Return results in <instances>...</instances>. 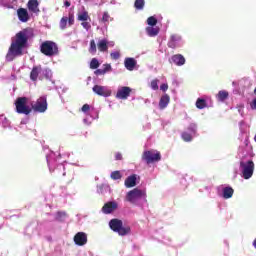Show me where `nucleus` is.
I'll use <instances>...</instances> for the list:
<instances>
[{"label":"nucleus","mask_w":256,"mask_h":256,"mask_svg":"<svg viewBox=\"0 0 256 256\" xmlns=\"http://www.w3.org/2000/svg\"><path fill=\"white\" fill-rule=\"evenodd\" d=\"M223 197L224 199H231L233 197V188L226 187L223 189Z\"/></svg>","instance_id":"25"},{"label":"nucleus","mask_w":256,"mask_h":256,"mask_svg":"<svg viewBox=\"0 0 256 256\" xmlns=\"http://www.w3.org/2000/svg\"><path fill=\"white\" fill-rule=\"evenodd\" d=\"M135 9L141 10L145 7V0H136L134 3Z\"/></svg>","instance_id":"28"},{"label":"nucleus","mask_w":256,"mask_h":256,"mask_svg":"<svg viewBox=\"0 0 256 256\" xmlns=\"http://www.w3.org/2000/svg\"><path fill=\"white\" fill-rule=\"evenodd\" d=\"M159 80L155 79V80H152L151 82V89H153L154 91H157V89H159Z\"/></svg>","instance_id":"37"},{"label":"nucleus","mask_w":256,"mask_h":256,"mask_svg":"<svg viewBox=\"0 0 256 256\" xmlns=\"http://www.w3.org/2000/svg\"><path fill=\"white\" fill-rule=\"evenodd\" d=\"M135 185H137V176L136 175L129 176L125 180V187L131 188V187H135Z\"/></svg>","instance_id":"19"},{"label":"nucleus","mask_w":256,"mask_h":256,"mask_svg":"<svg viewBox=\"0 0 256 256\" xmlns=\"http://www.w3.org/2000/svg\"><path fill=\"white\" fill-rule=\"evenodd\" d=\"M124 65L128 71H133V69H135V65H137V61L134 58H126Z\"/></svg>","instance_id":"16"},{"label":"nucleus","mask_w":256,"mask_h":256,"mask_svg":"<svg viewBox=\"0 0 256 256\" xmlns=\"http://www.w3.org/2000/svg\"><path fill=\"white\" fill-rule=\"evenodd\" d=\"M169 95L165 94L160 98V102H159V108L160 109H165V107H167V105H169Z\"/></svg>","instance_id":"21"},{"label":"nucleus","mask_w":256,"mask_h":256,"mask_svg":"<svg viewBox=\"0 0 256 256\" xmlns=\"http://www.w3.org/2000/svg\"><path fill=\"white\" fill-rule=\"evenodd\" d=\"M74 242L79 246L87 245V234L85 232H78L74 236Z\"/></svg>","instance_id":"12"},{"label":"nucleus","mask_w":256,"mask_h":256,"mask_svg":"<svg viewBox=\"0 0 256 256\" xmlns=\"http://www.w3.org/2000/svg\"><path fill=\"white\" fill-rule=\"evenodd\" d=\"M18 19L22 21V23H27L29 21V13L25 8H20L17 11Z\"/></svg>","instance_id":"14"},{"label":"nucleus","mask_w":256,"mask_h":256,"mask_svg":"<svg viewBox=\"0 0 256 256\" xmlns=\"http://www.w3.org/2000/svg\"><path fill=\"white\" fill-rule=\"evenodd\" d=\"M115 46V42H108L107 41V47H114Z\"/></svg>","instance_id":"47"},{"label":"nucleus","mask_w":256,"mask_h":256,"mask_svg":"<svg viewBox=\"0 0 256 256\" xmlns=\"http://www.w3.org/2000/svg\"><path fill=\"white\" fill-rule=\"evenodd\" d=\"M111 59L117 60L119 59V57H121V54L119 53V51H114L110 54Z\"/></svg>","instance_id":"39"},{"label":"nucleus","mask_w":256,"mask_h":256,"mask_svg":"<svg viewBox=\"0 0 256 256\" xmlns=\"http://www.w3.org/2000/svg\"><path fill=\"white\" fill-rule=\"evenodd\" d=\"M188 132H184L182 134V139L184 141H191L193 137H195V133L197 132V126L195 124H191L190 127L188 128Z\"/></svg>","instance_id":"11"},{"label":"nucleus","mask_w":256,"mask_h":256,"mask_svg":"<svg viewBox=\"0 0 256 256\" xmlns=\"http://www.w3.org/2000/svg\"><path fill=\"white\" fill-rule=\"evenodd\" d=\"M64 5H65V7H71V3H70L69 1H66V2L64 3Z\"/></svg>","instance_id":"48"},{"label":"nucleus","mask_w":256,"mask_h":256,"mask_svg":"<svg viewBox=\"0 0 256 256\" xmlns=\"http://www.w3.org/2000/svg\"><path fill=\"white\" fill-rule=\"evenodd\" d=\"M110 229L112 231H115L116 233L120 235H127L129 231H131V228L129 227H123V222L118 219H113L109 222Z\"/></svg>","instance_id":"5"},{"label":"nucleus","mask_w":256,"mask_h":256,"mask_svg":"<svg viewBox=\"0 0 256 256\" xmlns=\"http://www.w3.org/2000/svg\"><path fill=\"white\" fill-rule=\"evenodd\" d=\"M227 97H229V93H227V91H220L217 95L218 101H224Z\"/></svg>","instance_id":"27"},{"label":"nucleus","mask_w":256,"mask_h":256,"mask_svg":"<svg viewBox=\"0 0 256 256\" xmlns=\"http://www.w3.org/2000/svg\"><path fill=\"white\" fill-rule=\"evenodd\" d=\"M251 109H256V98L251 103Z\"/></svg>","instance_id":"45"},{"label":"nucleus","mask_w":256,"mask_h":256,"mask_svg":"<svg viewBox=\"0 0 256 256\" xmlns=\"http://www.w3.org/2000/svg\"><path fill=\"white\" fill-rule=\"evenodd\" d=\"M97 47H98V50L101 51V52L107 51L108 50L107 39L99 40L98 43H97Z\"/></svg>","instance_id":"22"},{"label":"nucleus","mask_w":256,"mask_h":256,"mask_svg":"<svg viewBox=\"0 0 256 256\" xmlns=\"http://www.w3.org/2000/svg\"><path fill=\"white\" fill-rule=\"evenodd\" d=\"M131 95V88L124 86L118 89L116 97L117 99H127Z\"/></svg>","instance_id":"13"},{"label":"nucleus","mask_w":256,"mask_h":256,"mask_svg":"<svg viewBox=\"0 0 256 256\" xmlns=\"http://www.w3.org/2000/svg\"><path fill=\"white\" fill-rule=\"evenodd\" d=\"M29 36L27 35V30L20 31L12 39L11 46L6 55L7 61H13L15 57L23 55V49L27 47V41Z\"/></svg>","instance_id":"1"},{"label":"nucleus","mask_w":256,"mask_h":256,"mask_svg":"<svg viewBox=\"0 0 256 256\" xmlns=\"http://www.w3.org/2000/svg\"><path fill=\"white\" fill-rule=\"evenodd\" d=\"M119 207V204L116 201H111L102 207V212L105 213V215H109L110 213H113V211H117V208Z\"/></svg>","instance_id":"10"},{"label":"nucleus","mask_w":256,"mask_h":256,"mask_svg":"<svg viewBox=\"0 0 256 256\" xmlns=\"http://www.w3.org/2000/svg\"><path fill=\"white\" fill-rule=\"evenodd\" d=\"M146 33L149 37H157V35H159V27L148 26L146 28Z\"/></svg>","instance_id":"20"},{"label":"nucleus","mask_w":256,"mask_h":256,"mask_svg":"<svg viewBox=\"0 0 256 256\" xmlns=\"http://www.w3.org/2000/svg\"><path fill=\"white\" fill-rule=\"evenodd\" d=\"M172 63L175 65H178V67H181V65H185V57L181 54H176L171 57Z\"/></svg>","instance_id":"15"},{"label":"nucleus","mask_w":256,"mask_h":256,"mask_svg":"<svg viewBox=\"0 0 256 256\" xmlns=\"http://www.w3.org/2000/svg\"><path fill=\"white\" fill-rule=\"evenodd\" d=\"M99 67V60L97 58H93L90 62V69H98Z\"/></svg>","instance_id":"32"},{"label":"nucleus","mask_w":256,"mask_h":256,"mask_svg":"<svg viewBox=\"0 0 256 256\" xmlns=\"http://www.w3.org/2000/svg\"><path fill=\"white\" fill-rule=\"evenodd\" d=\"M143 159L146 163H155V161H161V154L157 150L146 151Z\"/></svg>","instance_id":"8"},{"label":"nucleus","mask_w":256,"mask_h":256,"mask_svg":"<svg viewBox=\"0 0 256 256\" xmlns=\"http://www.w3.org/2000/svg\"><path fill=\"white\" fill-rule=\"evenodd\" d=\"M90 110L91 106H89V104H84L81 108L82 113H85V115H89Z\"/></svg>","instance_id":"34"},{"label":"nucleus","mask_w":256,"mask_h":256,"mask_svg":"<svg viewBox=\"0 0 256 256\" xmlns=\"http://www.w3.org/2000/svg\"><path fill=\"white\" fill-rule=\"evenodd\" d=\"M126 200L133 205H137L139 201H147V192L145 190L135 188L127 193Z\"/></svg>","instance_id":"3"},{"label":"nucleus","mask_w":256,"mask_h":256,"mask_svg":"<svg viewBox=\"0 0 256 256\" xmlns=\"http://www.w3.org/2000/svg\"><path fill=\"white\" fill-rule=\"evenodd\" d=\"M68 23L69 25H73V23H75V17L73 16V14H69Z\"/></svg>","instance_id":"42"},{"label":"nucleus","mask_w":256,"mask_h":256,"mask_svg":"<svg viewBox=\"0 0 256 256\" xmlns=\"http://www.w3.org/2000/svg\"><path fill=\"white\" fill-rule=\"evenodd\" d=\"M196 107H197L198 109H205V107H206L205 100L199 98V99L196 101Z\"/></svg>","instance_id":"31"},{"label":"nucleus","mask_w":256,"mask_h":256,"mask_svg":"<svg viewBox=\"0 0 256 256\" xmlns=\"http://www.w3.org/2000/svg\"><path fill=\"white\" fill-rule=\"evenodd\" d=\"M115 158H116V161H121L122 156H121L120 153H117V154L115 155Z\"/></svg>","instance_id":"46"},{"label":"nucleus","mask_w":256,"mask_h":256,"mask_svg":"<svg viewBox=\"0 0 256 256\" xmlns=\"http://www.w3.org/2000/svg\"><path fill=\"white\" fill-rule=\"evenodd\" d=\"M181 41V37L177 35L171 36V41L168 43V47L171 49H175V47H179V42Z\"/></svg>","instance_id":"18"},{"label":"nucleus","mask_w":256,"mask_h":256,"mask_svg":"<svg viewBox=\"0 0 256 256\" xmlns=\"http://www.w3.org/2000/svg\"><path fill=\"white\" fill-rule=\"evenodd\" d=\"M240 170L244 179H251L255 171V163L253 160L242 161L240 162Z\"/></svg>","instance_id":"4"},{"label":"nucleus","mask_w":256,"mask_h":256,"mask_svg":"<svg viewBox=\"0 0 256 256\" xmlns=\"http://www.w3.org/2000/svg\"><path fill=\"white\" fill-rule=\"evenodd\" d=\"M28 9L29 11H32V13H39V1L29 0Z\"/></svg>","instance_id":"17"},{"label":"nucleus","mask_w":256,"mask_h":256,"mask_svg":"<svg viewBox=\"0 0 256 256\" xmlns=\"http://www.w3.org/2000/svg\"><path fill=\"white\" fill-rule=\"evenodd\" d=\"M161 91H167V89H169V85H167V83H164L160 86Z\"/></svg>","instance_id":"43"},{"label":"nucleus","mask_w":256,"mask_h":256,"mask_svg":"<svg viewBox=\"0 0 256 256\" xmlns=\"http://www.w3.org/2000/svg\"><path fill=\"white\" fill-rule=\"evenodd\" d=\"M32 110L37 111V113H45L47 111V97H40L35 104L32 102Z\"/></svg>","instance_id":"7"},{"label":"nucleus","mask_w":256,"mask_h":256,"mask_svg":"<svg viewBox=\"0 0 256 256\" xmlns=\"http://www.w3.org/2000/svg\"><path fill=\"white\" fill-rule=\"evenodd\" d=\"M69 21V18L64 16L60 20V29H66L67 28V23Z\"/></svg>","instance_id":"30"},{"label":"nucleus","mask_w":256,"mask_h":256,"mask_svg":"<svg viewBox=\"0 0 256 256\" xmlns=\"http://www.w3.org/2000/svg\"><path fill=\"white\" fill-rule=\"evenodd\" d=\"M58 215H62L63 217H65V213L64 212H60V213H58Z\"/></svg>","instance_id":"51"},{"label":"nucleus","mask_w":256,"mask_h":256,"mask_svg":"<svg viewBox=\"0 0 256 256\" xmlns=\"http://www.w3.org/2000/svg\"><path fill=\"white\" fill-rule=\"evenodd\" d=\"M89 53H91V55L97 53V44L95 43V40L90 41Z\"/></svg>","instance_id":"26"},{"label":"nucleus","mask_w":256,"mask_h":256,"mask_svg":"<svg viewBox=\"0 0 256 256\" xmlns=\"http://www.w3.org/2000/svg\"><path fill=\"white\" fill-rule=\"evenodd\" d=\"M57 44L52 41H45L41 44V52L47 57H53V55H57Z\"/></svg>","instance_id":"6"},{"label":"nucleus","mask_w":256,"mask_h":256,"mask_svg":"<svg viewBox=\"0 0 256 256\" xmlns=\"http://www.w3.org/2000/svg\"><path fill=\"white\" fill-rule=\"evenodd\" d=\"M23 124H25V122L22 121V122H21V125H23Z\"/></svg>","instance_id":"52"},{"label":"nucleus","mask_w":256,"mask_h":256,"mask_svg":"<svg viewBox=\"0 0 256 256\" xmlns=\"http://www.w3.org/2000/svg\"><path fill=\"white\" fill-rule=\"evenodd\" d=\"M78 21H89V13L85 10L79 11Z\"/></svg>","instance_id":"24"},{"label":"nucleus","mask_w":256,"mask_h":256,"mask_svg":"<svg viewBox=\"0 0 256 256\" xmlns=\"http://www.w3.org/2000/svg\"><path fill=\"white\" fill-rule=\"evenodd\" d=\"M102 70L104 71V74H105L113 71V68L111 67V64H103Z\"/></svg>","instance_id":"35"},{"label":"nucleus","mask_w":256,"mask_h":256,"mask_svg":"<svg viewBox=\"0 0 256 256\" xmlns=\"http://www.w3.org/2000/svg\"><path fill=\"white\" fill-rule=\"evenodd\" d=\"M92 91L101 97H111V89H109L107 86L95 85L92 88Z\"/></svg>","instance_id":"9"},{"label":"nucleus","mask_w":256,"mask_h":256,"mask_svg":"<svg viewBox=\"0 0 256 256\" xmlns=\"http://www.w3.org/2000/svg\"><path fill=\"white\" fill-rule=\"evenodd\" d=\"M109 19H111V17L109 16V13L104 12L102 21H104V23H107L109 21Z\"/></svg>","instance_id":"40"},{"label":"nucleus","mask_w":256,"mask_h":256,"mask_svg":"<svg viewBox=\"0 0 256 256\" xmlns=\"http://www.w3.org/2000/svg\"><path fill=\"white\" fill-rule=\"evenodd\" d=\"M82 27L86 29V31H89L91 29V24H89V22L84 21L82 22Z\"/></svg>","instance_id":"41"},{"label":"nucleus","mask_w":256,"mask_h":256,"mask_svg":"<svg viewBox=\"0 0 256 256\" xmlns=\"http://www.w3.org/2000/svg\"><path fill=\"white\" fill-rule=\"evenodd\" d=\"M94 73L95 75H105V72L103 71V69H97Z\"/></svg>","instance_id":"44"},{"label":"nucleus","mask_w":256,"mask_h":256,"mask_svg":"<svg viewBox=\"0 0 256 256\" xmlns=\"http://www.w3.org/2000/svg\"><path fill=\"white\" fill-rule=\"evenodd\" d=\"M16 113L29 115L32 111V101L27 97H19L15 101Z\"/></svg>","instance_id":"2"},{"label":"nucleus","mask_w":256,"mask_h":256,"mask_svg":"<svg viewBox=\"0 0 256 256\" xmlns=\"http://www.w3.org/2000/svg\"><path fill=\"white\" fill-rule=\"evenodd\" d=\"M147 24L150 27H155L157 25V18H155V16H151L147 19Z\"/></svg>","instance_id":"29"},{"label":"nucleus","mask_w":256,"mask_h":256,"mask_svg":"<svg viewBox=\"0 0 256 256\" xmlns=\"http://www.w3.org/2000/svg\"><path fill=\"white\" fill-rule=\"evenodd\" d=\"M84 123H85L86 125H91V122H89V121L87 120V118L84 119Z\"/></svg>","instance_id":"49"},{"label":"nucleus","mask_w":256,"mask_h":256,"mask_svg":"<svg viewBox=\"0 0 256 256\" xmlns=\"http://www.w3.org/2000/svg\"><path fill=\"white\" fill-rule=\"evenodd\" d=\"M111 179H113L114 181H117V179H121V172L119 171H114L111 173L110 175Z\"/></svg>","instance_id":"33"},{"label":"nucleus","mask_w":256,"mask_h":256,"mask_svg":"<svg viewBox=\"0 0 256 256\" xmlns=\"http://www.w3.org/2000/svg\"><path fill=\"white\" fill-rule=\"evenodd\" d=\"M41 71V67H34L31 71L30 79H32V81H37V77H39V73H41Z\"/></svg>","instance_id":"23"},{"label":"nucleus","mask_w":256,"mask_h":256,"mask_svg":"<svg viewBox=\"0 0 256 256\" xmlns=\"http://www.w3.org/2000/svg\"><path fill=\"white\" fill-rule=\"evenodd\" d=\"M41 73H42L43 75H45L46 79H51V77H52V75H53V74L51 73V70H49V69L42 70Z\"/></svg>","instance_id":"36"},{"label":"nucleus","mask_w":256,"mask_h":256,"mask_svg":"<svg viewBox=\"0 0 256 256\" xmlns=\"http://www.w3.org/2000/svg\"><path fill=\"white\" fill-rule=\"evenodd\" d=\"M47 163L48 165L51 163V159L49 158V156H47Z\"/></svg>","instance_id":"50"},{"label":"nucleus","mask_w":256,"mask_h":256,"mask_svg":"<svg viewBox=\"0 0 256 256\" xmlns=\"http://www.w3.org/2000/svg\"><path fill=\"white\" fill-rule=\"evenodd\" d=\"M0 121H2L3 127H9V120L5 116H0Z\"/></svg>","instance_id":"38"}]
</instances>
